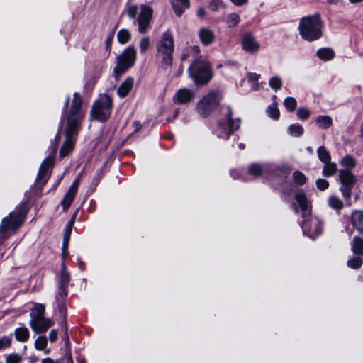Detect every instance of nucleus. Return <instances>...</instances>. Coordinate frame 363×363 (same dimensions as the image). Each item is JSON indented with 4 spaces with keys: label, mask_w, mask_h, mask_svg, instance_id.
Segmentation results:
<instances>
[{
    "label": "nucleus",
    "mask_w": 363,
    "mask_h": 363,
    "mask_svg": "<svg viewBox=\"0 0 363 363\" xmlns=\"http://www.w3.org/2000/svg\"><path fill=\"white\" fill-rule=\"evenodd\" d=\"M83 118L82 100L78 93H74L70 108L66 116L67 126L65 130L66 140L60 148V157L67 156L73 150L74 146V135L77 133Z\"/></svg>",
    "instance_id": "nucleus-1"
},
{
    "label": "nucleus",
    "mask_w": 363,
    "mask_h": 363,
    "mask_svg": "<svg viewBox=\"0 0 363 363\" xmlns=\"http://www.w3.org/2000/svg\"><path fill=\"white\" fill-rule=\"evenodd\" d=\"M156 59L163 69L170 68L173 62L174 39L172 32L168 29L162 33L156 44Z\"/></svg>",
    "instance_id": "nucleus-2"
},
{
    "label": "nucleus",
    "mask_w": 363,
    "mask_h": 363,
    "mask_svg": "<svg viewBox=\"0 0 363 363\" xmlns=\"http://www.w3.org/2000/svg\"><path fill=\"white\" fill-rule=\"evenodd\" d=\"M322 26L320 15L315 14L302 18L299 23L298 30L303 39L313 41L322 36Z\"/></svg>",
    "instance_id": "nucleus-3"
},
{
    "label": "nucleus",
    "mask_w": 363,
    "mask_h": 363,
    "mask_svg": "<svg viewBox=\"0 0 363 363\" xmlns=\"http://www.w3.org/2000/svg\"><path fill=\"white\" fill-rule=\"evenodd\" d=\"M189 71L196 84L206 83L211 77L209 63L201 56L193 62Z\"/></svg>",
    "instance_id": "nucleus-4"
},
{
    "label": "nucleus",
    "mask_w": 363,
    "mask_h": 363,
    "mask_svg": "<svg viewBox=\"0 0 363 363\" xmlns=\"http://www.w3.org/2000/svg\"><path fill=\"white\" fill-rule=\"evenodd\" d=\"M112 106V100L108 95L100 94L92 106L91 118L101 121L107 120L111 115Z\"/></svg>",
    "instance_id": "nucleus-5"
},
{
    "label": "nucleus",
    "mask_w": 363,
    "mask_h": 363,
    "mask_svg": "<svg viewBox=\"0 0 363 363\" xmlns=\"http://www.w3.org/2000/svg\"><path fill=\"white\" fill-rule=\"evenodd\" d=\"M221 96L218 91H213L204 96L196 104V111L199 116H208L219 106Z\"/></svg>",
    "instance_id": "nucleus-6"
},
{
    "label": "nucleus",
    "mask_w": 363,
    "mask_h": 363,
    "mask_svg": "<svg viewBox=\"0 0 363 363\" xmlns=\"http://www.w3.org/2000/svg\"><path fill=\"white\" fill-rule=\"evenodd\" d=\"M136 60V50L134 47L126 48L117 57V64L113 69V73L118 79L123 73L131 67Z\"/></svg>",
    "instance_id": "nucleus-7"
},
{
    "label": "nucleus",
    "mask_w": 363,
    "mask_h": 363,
    "mask_svg": "<svg viewBox=\"0 0 363 363\" xmlns=\"http://www.w3.org/2000/svg\"><path fill=\"white\" fill-rule=\"evenodd\" d=\"M338 177L341 184L340 187V192L345 199L350 200L352 190L357 182V177L349 169H340Z\"/></svg>",
    "instance_id": "nucleus-8"
},
{
    "label": "nucleus",
    "mask_w": 363,
    "mask_h": 363,
    "mask_svg": "<svg viewBox=\"0 0 363 363\" xmlns=\"http://www.w3.org/2000/svg\"><path fill=\"white\" fill-rule=\"evenodd\" d=\"M26 213L21 210L11 212L9 215L3 218L0 225V233L8 230H16L23 222Z\"/></svg>",
    "instance_id": "nucleus-9"
},
{
    "label": "nucleus",
    "mask_w": 363,
    "mask_h": 363,
    "mask_svg": "<svg viewBox=\"0 0 363 363\" xmlns=\"http://www.w3.org/2000/svg\"><path fill=\"white\" fill-rule=\"evenodd\" d=\"M301 227L304 233L309 236L314 237L319 235L322 231V223L316 217H312L311 215L306 218H303Z\"/></svg>",
    "instance_id": "nucleus-10"
},
{
    "label": "nucleus",
    "mask_w": 363,
    "mask_h": 363,
    "mask_svg": "<svg viewBox=\"0 0 363 363\" xmlns=\"http://www.w3.org/2000/svg\"><path fill=\"white\" fill-rule=\"evenodd\" d=\"M140 9L141 11L138 18V30L141 33H144L149 28L153 11L150 7L145 5H142Z\"/></svg>",
    "instance_id": "nucleus-11"
},
{
    "label": "nucleus",
    "mask_w": 363,
    "mask_h": 363,
    "mask_svg": "<svg viewBox=\"0 0 363 363\" xmlns=\"http://www.w3.org/2000/svg\"><path fill=\"white\" fill-rule=\"evenodd\" d=\"M54 164V157L48 156L42 162L37 176V182L44 185L48 179V171Z\"/></svg>",
    "instance_id": "nucleus-12"
},
{
    "label": "nucleus",
    "mask_w": 363,
    "mask_h": 363,
    "mask_svg": "<svg viewBox=\"0 0 363 363\" xmlns=\"http://www.w3.org/2000/svg\"><path fill=\"white\" fill-rule=\"evenodd\" d=\"M54 324V322L45 317L33 318L30 319V325L33 331L36 333H43Z\"/></svg>",
    "instance_id": "nucleus-13"
},
{
    "label": "nucleus",
    "mask_w": 363,
    "mask_h": 363,
    "mask_svg": "<svg viewBox=\"0 0 363 363\" xmlns=\"http://www.w3.org/2000/svg\"><path fill=\"white\" fill-rule=\"evenodd\" d=\"M79 184V178H77L73 182L69 190L65 195L61 201V205L64 210H67L72 203L74 198L77 194L78 186Z\"/></svg>",
    "instance_id": "nucleus-14"
},
{
    "label": "nucleus",
    "mask_w": 363,
    "mask_h": 363,
    "mask_svg": "<svg viewBox=\"0 0 363 363\" xmlns=\"http://www.w3.org/2000/svg\"><path fill=\"white\" fill-rule=\"evenodd\" d=\"M194 97V92L189 89H179L173 97V101L179 104L189 103Z\"/></svg>",
    "instance_id": "nucleus-15"
},
{
    "label": "nucleus",
    "mask_w": 363,
    "mask_h": 363,
    "mask_svg": "<svg viewBox=\"0 0 363 363\" xmlns=\"http://www.w3.org/2000/svg\"><path fill=\"white\" fill-rule=\"evenodd\" d=\"M295 199L302 211L303 218H306L311 214L309 202L304 191H300L296 193Z\"/></svg>",
    "instance_id": "nucleus-16"
},
{
    "label": "nucleus",
    "mask_w": 363,
    "mask_h": 363,
    "mask_svg": "<svg viewBox=\"0 0 363 363\" xmlns=\"http://www.w3.org/2000/svg\"><path fill=\"white\" fill-rule=\"evenodd\" d=\"M242 48L248 52H255L259 48V43L255 40V37L250 34H245L242 41Z\"/></svg>",
    "instance_id": "nucleus-17"
},
{
    "label": "nucleus",
    "mask_w": 363,
    "mask_h": 363,
    "mask_svg": "<svg viewBox=\"0 0 363 363\" xmlns=\"http://www.w3.org/2000/svg\"><path fill=\"white\" fill-rule=\"evenodd\" d=\"M350 222L352 226L360 233L363 235V211H353L350 216Z\"/></svg>",
    "instance_id": "nucleus-18"
},
{
    "label": "nucleus",
    "mask_w": 363,
    "mask_h": 363,
    "mask_svg": "<svg viewBox=\"0 0 363 363\" xmlns=\"http://www.w3.org/2000/svg\"><path fill=\"white\" fill-rule=\"evenodd\" d=\"M199 37L204 45L211 44L215 40V34L212 30L208 28H201L199 30Z\"/></svg>",
    "instance_id": "nucleus-19"
},
{
    "label": "nucleus",
    "mask_w": 363,
    "mask_h": 363,
    "mask_svg": "<svg viewBox=\"0 0 363 363\" xmlns=\"http://www.w3.org/2000/svg\"><path fill=\"white\" fill-rule=\"evenodd\" d=\"M267 171H268V165L267 164H258V163L251 164L247 168V172H248L249 174H250L255 177H262Z\"/></svg>",
    "instance_id": "nucleus-20"
},
{
    "label": "nucleus",
    "mask_w": 363,
    "mask_h": 363,
    "mask_svg": "<svg viewBox=\"0 0 363 363\" xmlns=\"http://www.w3.org/2000/svg\"><path fill=\"white\" fill-rule=\"evenodd\" d=\"M133 82L134 80L132 77H128L122 82L117 90V93L121 98H124L133 89Z\"/></svg>",
    "instance_id": "nucleus-21"
},
{
    "label": "nucleus",
    "mask_w": 363,
    "mask_h": 363,
    "mask_svg": "<svg viewBox=\"0 0 363 363\" xmlns=\"http://www.w3.org/2000/svg\"><path fill=\"white\" fill-rule=\"evenodd\" d=\"M172 8L177 16H181L184 11L190 6L189 0H172Z\"/></svg>",
    "instance_id": "nucleus-22"
},
{
    "label": "nucleus",
    "mask_w": 363,
    "mask_h": 363,
    "mask_svg": "<svg viewBox=\"0 0 363 363\" xmlns=\"http://www.w3.org/2000/svg\"><path fill=\"white\" fill-rule=\"evenodd\" d=\"M352 250L354 255L359 256L363 254V238L354 236L351 243Z\"/></svg>",
    "instance_id": "nucleus-23"
},
{
    "label": "nucleus",
    "mask_w": 363,
    "mask_h": 363,
    "mask_svg": "<svg viewBox=\"0 0 363 363\" xmlns=\"http://www.w3.org/2000/svg\"><path fill=\"white\" fill-rule=\"evenodd\" d=\"M48 340L45 336H39L35 341V348L37 350L43 351L45 354H48L50 352V349L47 348Z\"/></svg>",
    "instance_id": "nucleus-24"
},
{
    "label": "nucleus",
    "mask_w": 363,
    "mask_h": 363,
    "mask_svg": "<svg viewBox=\"0 0 363 363\" xmlns=\"http://www.w3.org/2000/svg\"><path fill=\"white\" fill-rule=\"evenodd\" d=\"M16 338L19 342H26L29 338V331L27 328L21 327L16 329L14 332Z\"/></svg>",
    "instance_id": "nucleus-25"
},
{
    "label": "nucleus",
    "mask_w": 363,
    "mask_h": 363,
    "mask_svg": "<svg viewBox=\"0 0 363 363\" xmlns=\"http://www.w3.org/2000/svg\"><path fill=\"white\" fill-rule=\"evenodd\" d=\"M317 56L321 60H329L335 57V53L332 49L324 48L317 51Z\"/></svg>",
    "instance_id": "nucleus-26"
},
{
    "label": "nucleus",
    "mask_w": 363,
    "mask_h": 363,
    "mask_svg": "<svg viewBox=\"0 0 363 363\" xmlns=\"http://www.w3.org/2000/svg\"><path fill=\"white\" fill-rule=\"evenodd\" d=\"M315 122L323 129L330 128L333 123L332 118L328 116H320L316 118Z\"/></svg>",
    "instance_id": "nucleus-27"
},
{
    "label": "nucleus",
    "mask_w": 363,
    "mask_h": 363,
    "mask_svg": "<svg viewBox=\"0 0 363 363\" xmlns=\"http://www.w3.org/2000/svg\"><path fill=\"white\" fill-rule=\"evenodd\" d=\"M228 128L230 130V132H233L239 128L240 126V121L239 120H233L232 118V110L228 108Z\"/></svg>",
    "instance_id": "nucleus-28"
},
{
    "label": "nucleus",
    "mask_w": 363,
    "mask_h": 363,
    "mask_svg": "<svg viewBox=\"0 0 363 363\" xmlns=\"http://www.w3.org/2000/svg\"><path fill=\"white\" fill-rule=\"evenodd\" d=\"M325 165L323 169V174L325 177H331L334 175L337 171V165L330 161L328 163H324Z\"/></svg>",
    "instance_id": "nucleus-29"
},
{
    "label": "nucleus",
    "mask_w": 363,
    "mask_h": 363,
    "mask_svg": "<svg viewBox=\"0 0 363 363\" xmlns=\"http://www.w3.org/2000/svg\"><path fill=\"white\" fill-rule=\"evenodd\" d=\"M328 204L332 208L335 210H341L344 206L342 201L336 196L329 197Z\"/></svg>",
    "instance_id": "nucleus-30"
},
{
    "label": "nucleus",
    "mask_w": 363,
    "mask_h": 363,
    "mask_svg": "<svg viewBox=\"0 0 363 363\" xmlns=\"http://www.w3.org/2000/svg\"><path fill=\"white\" fill-rule=\"evenodd\" d=\"M317 152L318 158L321 162L323 163H328V162L330 161V152L325 149V147H319Z\"/></svg>",
    "instance_id": "nucleus-31"
},
{
    "label": "nucleus",
    "mask_w": 363,
    "mask_h": 363,
    "mask_svg": "<svg viewBox=\"0 0 363 363\" xmlns=\"http://www.w3.org/2000/svg\"><path fill=\"white\" fill-rule=\"evenodd\" d=\"M131 38L130 33L126 29H121L117 33V39L121 44H125Z\"/></svg>",
    "instance_id": "nucleus-32"
},
{
    "label": "nucleus",
    "mask_w": 363,
    "mask_h": 363,
    "mask_svg": "<svg viewBox=\"0 0 363 363\" xmlns=\"http://www.w3.org/2000/svg\"><path fill=\"white\" fill-rule=\"evenodd\" d=\"M288 132L291 136L298 137L303 133V128L300 124H293L288 128Z\"/></svg>",
    "instance_id": "nucleus-33"
},
{
    "label": "nucleus",
    "mask_w": 363,
    "mask_h": 363,
    "mask_svg": "<svg viewBox=\"0 0 363 363\" xmlns=\"http://www.w3.org/2000/svg\"><path fill=\"white\" fill-rule=\"evenodd\" d=\"M340 164L345 167V169L350 170L356 166V161L352 157L347 155L341 160Z\"/></svg>",
    "instance_id": "nucleus-34"
},
{
    "label": "nucleus",
    "mask_w": 363,
    "mask_h": 363,
    "mask_svg": "<svg viewBox=\"0 0 363 363\" xmlns=\"http://www.w3.org/2000/svg\"><path fill=\"white\" fill-rule=\"evenodd\" d=\"M293 181L297 185H303L306 182L307 178L303 173L297 170L293 173Z\"/></svg>",
    "instance_id": "nucleus-35"
},
{
    "label": "nucleus",
    "mask_w": 363,
    "mask_h": 363,
    "mask_svg": "<svg viewBox=\"0 0 363 363\" xmlns=\"http://www.w3.org/2000/svg\"><path fill=\"white\" fill-rule=\"evenodd\" d=\"M45 313V306L43 304H35L32 313H30L31 318H43Z\"/></svg>",
    "instance_id": "nucleus-36"
},
{
    "label": "nucleus",
    "mask_w": 363,
    "mask_h": 363,
    "mask_svg": "<svg viewBox=\"0 0 363 363\" xmlns=\"http://www.w3.org/2000/svg\"><path fill=\"white\" fill-rule=\"evenodd\" d=\"M267 113L269 117L275 120L278 119L280 115L277 104H273L269 106L267 109Z\"/></svg>",
    "instance_id": "nucleus-37"
},
{
    "label": "nucleus",
    "mask_w": 363,
    "mask_h": 363,
    "mask_svg": "<svg viewBox=\"0 0 363 363\" xmlns=\"http://www.w3.org/2000/svg\"><path fill=\"white\" fill-rule=\"evenodd\" d=\"M67 297L66 287L64 284H60L58 289V293L56 296V300L59 305L63 303Z\"/></svg>",
    "instance_id": "nucleus-38"
},
{
    "label": "nucleus",
    "mask_w": 363,
    "mask_h": 363,
    "mask_svg": "<svg viewBox=\"0 0 363 363\" xmlns=\"http://www.w3.org/2000/svg\"><path fill=\"white\" fill-rule=\"evenodd\" d=\"M284 104L289 111L292 112L296 109L297 102L294 98L287 97L285 99Z\"/></svg>",
    "instance_id": "nucleus-39"
},
{
    "label": "nucleus",
    "mask_w": 363,
    "mask_h": 363,
    "mask_svg": "<svg viewBox=\"0 0 363 363\" xmlns=\"http://www.w3.org/2000/svg\"><path fill=\"white\" fill-rule=\"evenodd\" d=\"M150 48V38L147 36L143 37L140 41V50L142 54L146 53Z\"/></svg>",
    "instance_id": "nucleus-40"
},
{
    "label": "nucleus",
    "mask_w": 363,
    "mask_h": 363,
    "mask_svg": "<svg viewBox=\"0 0 363 363\" xmlns=\"http://www.w3.org/2000/svg\"><path fill=\"white\" fill-rule=\"evenodd\" d=\"M362 264V260L358 256L347 261V266L352 269H359Z\"/></svg>",
    "instance_id": "nucleus-41"
},
{
    "label": "nucleus",
    "mask_w": 363,
    "mask_h": 363,
    "mask_svg": "<svg viewBox=\"0 0 363 363\" xmlns=\"http://www.w3.org/2000/svg\"><path fill=\"white\" fill-rule=\"evenodd\" d=\"M231 133L232 132H230L228 128L227 129L224 125L219 123L218 130V137L221 138H228Z\"/></svg>",
    "instance_id": "nucleus-42"
},
{
    "label": "nucleus",
    "mask_w": 363,
    "mask_h": 363,
    "mask_svg": "<svg viewBox=\"0 0 363 363\" xmlns=\"http://www.w3.org/2000/svg\"><path fill=\"white\" fill-rule=\"evenodd\" d=\"M269 86L274 90H279L282 86V82L278 77H273L269 80Z\"/></svg>",
    "instance_id": "nucleus-43"
},
{
    "label": "nucleus",
    "mask_w": 363,
    "mask_h": 363,
    "mask_svg": "<svg viewBox=\"0 0 363 363\" xmlns=\"http://www.w3.org/2000/svg\"><path fill=\"white\" fill-rule=\"evenodd\" d=\"M240 21L239 16L236 13H230L227 18V23L229 27L236 26Z\"/></svg>",
    "instance_id": "nucleus-44"
},
{
    "label": "nucleus",
    "mask_w": 363,
    "mask_h": 363,
    "mask_svg": "<svg viewBox=\"0 0 363 363\" xmlns=\"http://www.w3.org/2000/svg\"><path fill=\"white\" fill-rule=\"evenodd\" d=\"M296 114L300 120H306L310 116V111L306 108L301 107L298 109Z\"/></svg>",
    "instance_id": "nucleus-45"
},
{
    "label": "nucleus",
    "mask_w": 363,
    "mask_h": 363,
    "mask_svg": "<svg viewBox=\"0 0 363 363\" xmlns=\"http://www.w3.org/2000/svg\"><path fill=\"white\" fill-rule=\"evenodd\" d=\"M12 340L10 337L4 336L0 338V350L10 347Z\"/></svg>",
    "instance_id": "nucleus-46"
},
{
    "label": "nucleus",
    "mask_w": 363,
    "mask_h": 363,
    "mask_svg": "<svg viewBox=\"0 0 363 363\" xmlns=\"http://www.w3.org/2000/svg\"><path fill=\"white\" fill-rule=\"evenodd\" d=\"M70 233H67L65 231L64 238H63V244H62V254L63 256L65 257L67 252V247L69 244V240L70 238Z\"/></svg>",
    "instance_id": "nucleus-47"
},
{
    "label": "nucleus",
    "mask_w": 363,
    "mask_h": 363,
    "mask_svg": "<svg viewBox=\"0 0 363 363\" xmlns=\"http://www.w3.org/2000/svg\"><path fill=\"white\" fill-rule=\"evenodd\" d=\"M21 357L18 354H10L6 358V363H21Z\"/></svg>",
    "instance_id": "nucleus-48"
},
{
    "label": "nucleus",
    "mask_w": 363,
    "mask_h": 363,
    "mask_svg": "<svg viewBox=\"0 0 363 363\" xmlns=\"http://www.w3.org/2000/svg\"><path fill=\"white\" fill-rule=\"evenodd\" d=\"M316 186L320 191L327 189L329 186V182L325 179H318L316 181Z\"/></svg>",
    "instance_id": "nucleus-49"
},
{
    "label": "nucleus",
    "mask_w": 363,
    "mask_h": 363,
    "mask_svg": "<svg viewBox=\"0 0 363 363\" xmlns=\"http://www.w3.org/2000/svg\"><path fill=\"white\" fill-rule=\"evenodd\" d=\"M223 6V1L221 0H211L209 4V8L213 10L216 11L219 7H221Z\"/></svg>",
    "instance_id": "nucleus-50"
},
{
    "label": "nucleus",
    "mask_w": 363,
    "mask_h": 363,
    "mask_svg": "<svg viewBox=\"0 0 363 363\" xmlns=\"http://www.w3.org/2000/svg\"><path fill=\"white\" fill-rule=\"evenodd\" d=\"M138 13V7L136 6H129L128 9V15L131 18H135Z\"/></svg>",
    "instance_id": "nucleus-51"
},
{
    "label": "nucleus",
    "mask_w": 363,
    "mask_h": 363,
    "mask_svg": "<svg viewBox=\"0 0 363 363\" xmlns=\"http://www.w3.org/2000/svg\"><path fill=\"white\" fill-rule=\"evenodd\" d=\"M74 220H75V216H73L72 218L70 219V220L68 222V223L67 224V225L65 227V232L71 233L72 228V226L74 223Z\"/></svg>",
    "instance_id": "nucleus-52"
},
{
    "label": "nucleus",
    "mask_w": 363,
    "mask_h": 363,
    "mask_svg": "<svg viewBox=\"0 0 363 363\" xmlns=\"http://www.w3.org/2000/svg\"><path fill=\"white\" fill-rule=\"evenodd\" d=\"M57 337V331L56 330H52L49 333V340L51 342H55Z\"/></svg>",
    "instance_id": "nucleus-53"
},
{
    "label": "nucleus",
    "mask_w": 363,
    "mask_h": 363,
    "mask_svg": "<svg viewBox=\"0 0 363 363\" xmlns=\"http://www.w3.org/2000/svg\"><path fill=\"white\" fill-rule=\"evenodd\" d=\"M189 52L194 55H198L200 52L199 46L194 45L189 48Z\"/></svg>",
    "instance_id": "nucleus-54"
},
{
    "label": "nucleus",
    "mask_w": 363,
    "mask_h": 363,
    "mask_svg": "<svg viewBox=\"0 0 363 363\" xmlns=\"http://www.w3.org/2000/svg\"><path fill=\"white\" fill-rule=\"evenodd\" d=\"M113 35L112 34L111 36H108L106 38V50H110V49H111V42H112V40H113Z\"/></svg>",
    "instance_id": "nucleus-55"
},
{
    "label": "nucleus",
    "mask_w": 363,
    "mask_h": 363,
    "mask_svg": "<svg viewBox=\"0 0 363 363\" xmlns=\"http://www.w3.org/2000/svg\"><path fill=\"white\" fill-rule=\"evenodd\" d=\"M259 75L256 73H250L248 74V79L250 81H257L258 80Z\"/></svg>",
    "instance_id": "nucleus-56"
},
{
    "label": "nucleus",
    "mask_w": 363,
    "mask_h": 363,
    "mask_svg": "<svg viewBox=\"0 0 363 363\" xmlns=\"http://www.w3.org/2000/svg\"><path fill=\"white\" fill-rule=\"evenodd\" d=\"M197 15L200 18H203L206 16V10L203 7H200L197 10Z\"/></svg>",
    "instance_id": "nucleus-57"
},
{
    "label": "nucleus",
    "mask_w": 363,
    "mask_h": 363,
    "mask_svg": "<svg viewBox=\"0 0 363 363\" xmlns=\"http://www.w3.org/2000/svg\"><path fill=\"white\" fill-rule=\"evenodd\" d=\"M69 281V276L67 274H65L62 277L60 284H64L66 286Z\"/></svg>",
    "instance_id": "nucleus-58"
},
{
    "label": "nucleus",
    "mask_w": 363,
    "mask_h": 363,
    "mask_svg": "<svg viewBox=\"0 0 363 363\" xmlns=\"http://www.w3.org/2000/svg\"><path fill=\"white\" fill-rule=\"evenodd\" d=\"M41 363H60L58 361H55L54 359L47 357L43 359Z\"/></svg>",
    "instance_id": "nucleus-59"
},
{
    "label": "nucleus",
    "mask_w": 363,
    "mask_h": 363,
    "mask_svg": "<svg viewBox=\"0 0 363 363\" xmlns=\"http://www.w3.org/2000/svg\"><path fill=\"white\" fill-rule=\"evenodd\" d=\"M234 4L241 6L247 2V0H230Z\"/></svg>",
    "instance_id": "nucleus-60"
},
{
    "label": "nucleus",
    "mask_w": 363,
    "mask_h": 363,
    "mask_svg": "<svg viewBox=\"0 0 363 363\" xmlns=\"http://www.w3.org/2000/svg\"><path fill=\"white\" fill-rule=\"evenodd\" d=\"M327 1L330 4H336L339 0H327Z\"/></svg>",
    "instance_id": "nucleus-61"
},
{
    "label": "nucleus",
    "mask_w": 363,
    "mask_h": 363,
    "mask_svg": "<svg viewBox=\"0 0 363 363\" xmlns=\"http://www.w3.org/2000/svg\"><path fill=\"white\" fill-rule=\"evenodd\" d=\"M134 125H135V128H136L137 130L140 128V123L138 122H135Z\"/></svg>",
    "instance_id": "nucleus-62"
},
{
    "label": "nucleus",
    "mask_w": 363,
    "mask_h": 363,
    "mask_svg": "<svg viewBox=\"0 0 363 363\" xmlns=\"http://www.w3.org/2000/svg\"><path fill=\"white\" fill-rule=\"evenodd\" d=\"M293 208L296 213L298 211V207L296 206V203L293 204Z\"/></svg>",
    "instance_id": "nucleus-63"
},
{
    "label": "nucleus",
    "mask_w": 363,
    "mask_h": 363,
    "mask_svg": "<svg viewBox=\"0 0 363 363\" xmlns=\"http://www.w3.org/2000/svg\"><path fill=\"white\" fill-rule=\"evenodd\" d=\"M67 363H73V360L71 357L67 358Z\"/></svg>",
    "instance_id": "nucleus-64"
}]
</instances>
